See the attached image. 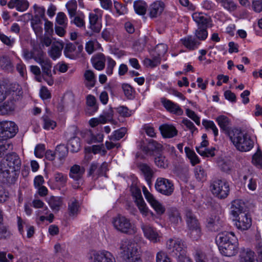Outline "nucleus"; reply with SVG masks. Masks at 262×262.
Segmentation results:
<instances>
[{"mask_svg": "<svg viewBox=\"0 0 262 262\" xmlns=\"http://www.w3.org/2000/svg\"><path fill=\"white\" fill-rule=\"evenodd\" d=\"M229 138L236 149L240 151H249L254 146V141L250 136L239 129L231 133Z\"/></svg>", "mask_w": 262, "mask_h": 262, "instance_id": "obj_4", "label": "nucleus"}, {"mask_svg": "<svg viewBox=\"0 0 262 262\" xmlns=\"http://www.w3.org/2000/svg\"><path fill=\"white\" fill-rule=\"evenodd\" d=\"M102 14L103 11L98 8L95 9L93 12L89 14L90 28L95 32L98 33L101 30V26L98 24V20L101 19Z\"/></svg>", "mask_w": 262, "mask_h": 262, "instance_id": "obj_12", "label": "nucleus"}, {"mask_svg": "<svg viewBox=\"0 0 262 262\" xmlns=\"http://www.w3.org/2000/svg\"><path fill=\"white\" fill-rule=\"evenodd\" d=\"M185 152L187 157L190 160L192 165L194 166L200 162V160L198 156L194 151L191 150L189 147H185Z\"/></svg>", "mask_w": 262, "mask_h": 262, "instance_id": "obj_39", "label": "nucleus"}, {"mask_svg": "<svg viewBox=\"0 0 262 262\" xmlns=\"http://www.w3.org/2000/svg\"><path fill=\"white\" fill-rule=\"evenodd\" d=\"M155 162L157 166L164 168L167 167L168 164L167 160L162 155H160L155 158Z\"/></svg>", "mask_w": 262, "mask_h": 262, "instance_id": "obj_55", "label": "nucleus"}, {"mask_svg": "<svg viewBox=\"0 0 262 262\" xmlns=\"http://www.w3.org/2000/svg\"><path fill=\"white\" fill-rule=\"evenodd\" d=\"M68 148L72 152H76L80 149V139L75 137L70 139L68 142Z\"/></svg>", "mask_w": 262, "mask_h": 262, "instance_id": "obj_40", "label": "nucleus"}, {"mask_svg": "<svg viewBox=\"0 0 262 262\" xmlns=\"http://www.w3.org/2000/svg\"><path fill=\"white\" fill-rule=\"evenodd\" d=\"M67 9L68 11L69 15L79 12L77 11V4L76 0H71L67 4Z\"/></svg>", "mask_w": 262, "mask_h": 262, "instance_id": "obj_53", "label": "nucleus"}, {"mask_svg": "<svg viewBox=\"0 0 262 262\" xmlns=\"http://www.w3.org/2000/svg\"><path fill=\"white\" fill-rule=\"evenodd\" d=\"M215 121L221 129L229 137H230L231 133L237 129L236 128H231L230 127L231 125L230 120L226 116L220 115L215 119Z\"/></svg>", "mask_w": 262, "mask_h": 262, "instance_id": "obj_14", "label": "nucleus"}, {"mask_svg": "<svg viewBox=\"0 0 262 262\" xmlns=\"http://www.w3.org/2000/svg\"><path fill=\"white\" fill-rule=\"evenodd\" d=\"M10 9L15 8L18 11H24L29 7V3L26 0H10L8 3Z\"/></svg>", "mask_w": 262, "mask_h": 262, "instance_id": "obj_24", "label": "nucleus"}, {"mask_svg": "<svg viewBox=\"0 0 262 262\" xmlns=\"http://www.w3.org/2000/svg\"><path fill=\"white\" fill-rule=\"evenodd\" d=\"M106 58L102 53H98L91 58L93 67L98 71H102L105 68Z\"/></svg>", "mask_w": 262, "mask_h": 262, "instance_id": "obj_19", "label": "nucleus"}, {"mask_svg": "<svg viewBox=\"0 0 262 262\" xmlns=\"http://www.w3.org/2000/svg\"><path fill=\"white\" fill-rule=\"evenodd\" d=\"M192 17L198 27H207L210 20V18L204 15L202 12H194L192 14Z\"/></svg>", "mask_w": 262, "mask_h": 262, "instance_id": "obj_25", "label": "nucleus"}, {"mask_svg": "<svg viewBox=\"0 0 262 262\" xmlns=\"http://www.w3.org/2000/svg\"><path fill=\"white\" fill-rule=\"evenodd\" d=\"M126 133L125 128H121L113 132V134L109 136V139L111 141H118L122 138Z\"/></svg>", "mask_w": 262, "mask_h": 262, "instance_id": "obj_48", "label": "nucleus"}, {"mask_svg": "<svg viewBox=\"0 0 262 262\" xmlns=\"http://www.w3.org/2000/svg\"><path fill=\"white\" fill-rule=\"evenodd\" d=\"M160 62L161 59H160V57H157L156 55L152 58V59L146 58L143 61L144 65L146 67H149L151 68L157 66L160 63Z\"/></svg>", "mask_w": 262, "mask_h": 262, "instance_id": "obj_50", "label": "nucleus"}, {"mask_svg": "<svg viewBox=\"0 0 262 262\" xmlns=\"http://www.w3.org/2000/svg\"><path fill=\"white\" fill-rule=\"evenodd\" d=\"M13 88L14 90L0 105V115H1L12 114L16 109L18 103L22 97L23 92L21 86L18 84H15Z\"/></svg>", "mask_w": 262, "mask_h": 262, "instance_id": "obj_5", "label": "nucleus"}, {"mask_svg": "<svg viewBox=\"0 0 262 262\" xmlns=\"http://www.w3.org/2000/svg\"><path fill=\"white\" fill-rule=\"evenodd\" d=\"M186 222L188 227L190 229H199L200 228V223L190 210H187L186 212Z\"/></svg>", "mask_w": 262, "mask_h": 262, "instance_id": "obj_28", "label": "nucleus"}, {"mask_svg": "<svg viewBox=\"0 0 262 262\" xmlns=\"http://www.w3.org/2000/svg\"><path fill=\"white\" fill-rule=\"evenodd\" d=\"M210 188L212 193L221 199L227 198L230 191L229 184L225 180H214Z\"/></svg>", "mask_w": 262, "mask_h": 262, "instance_id": "obj_7", "label": "nucleus"}, {"mask_svg": "<svg viewBox=\"0 0 262 262\" xmlns=\"http://www.w3.org/2000/svg\"><path fill=\"white\" fill-rule=\"evenodd\" d=\"M142 190L145 199L155 209L157 214L159 215L163 214L165 211V207L155 199L154 196L145 186L143 187Z\"/></svg>", "mask_w": 262, "mask_h": 262, "instance_id": "obj_11", "label": "nucleus"}, {"mask_svg": "<svg viewBox=\"0 0 262 262\" xmlns=\"http://www.w3.org/2000/svg\"><path fill=\"white\" fill-rule=\"evenodd\" d=\"M85 85L89 89L93 88L96 83V79L94 73L90 70H87L84 73Z\"/></svg>", "mask_w": 262, "mask_h": 262, "instance_id": "obj_32", "label": "nucleus"}, {"mask_svg": "<svg viewBox=\"0 0 262 262\" xmlns=\"http://www.w3.org/2000/svg\"><path fill=\"white\" fill-rule=\"evenodd\" d=\"M86 149L89 152H92L94 154L101 153L102 155H104L106 152V151L104 149L103 144L94 145L92 147L86 148Z\"/></svg>", "mask_w": 262, "mask_h": 262, "instance_id": "obj_51", "label": "nucleus"}, {"mask_svg": "<svg viewBox=\"0 0 262 262\" xmlns=\"http://www.w3.org/2000/svg\"><path fill=\"white\" fill-rule=\"evenodd\" d=\"M119 249L120 254L126 262H142L140 248L138 243L128 240L121 241Z\"/></svg>", "mask_w": 262, "mask_h": 262, "instance_id": "obj_3", "label": "nucleus"}, {"mask_svg": "<svg viewBox=\"0 0 262 262\" xmlns=\"http://www.w3.org/2000/svg\"><path fill=\"white\" fill-rule=\"evenodd\" d=\"M167 46L164 43H160L157 45L155 49V53L157 54V57H159L161 59V57L164 56L167 51Z\"/></svg>", "mask_w": 262, "mask_h": 262, "instance_id": "obj_52", "label": "nucleus"}, {"mask_svg": "<svg viewBox=\"0 0 262 262\" xmlns=\"http://www.w3.org/2000/svg\"><path fill=\"white\" fill-rule=\"evenodd\" d=\"M237 240L235 233L227 230L220 233L216 237L220 252L226 256H234L237 253Z\"/></svg>", "mask_w": 262, "mask_h": 262, "instance_id": "obj_2", "label": "nucleus"}, {"mask_svg": "<svg viewBox=\"0 0 262 262\" xmlns=\"http://www.w3.org/2000/svg\"><path fill=\"white\" fill-rule=\"evenodd\" d=\"M207 27H198L195 30V36L199 40H204L208 36Z\"/></svg>", "mask_w": 262, "mask_h": 262, "instance_id": "obj_49", "label": "nucleus"}, {"mask_svg": "<svg viewBox=\"0 0 262 262\" xmlns=\"http://www.w3.org/2000/svg\"><path fill=\"white\" fill-rule=\"evenodd\" d=\"M245 204L241 200H235L231 203L230 213L235 218H237L244 210Z\"/></svg>", "mask_w": 262, "mask_h": 262, "instance_id": "obj_20", "label": "nucleus"}, {"mask_svg": "<svg viewBox=\"0 0 262 262\" xmlns=\"http://www.w3.org/2000/svg\"><path fill=\"white\" fill-rule=\"evenodd\" d=\"M145 236L150 242L156 243L160 242L161 238V235L156 230H144Z\"/></svg>", "mask_w": 262, "mask_h": 262, "instance_id": "obj_37", "label": "nucleus"}, {"mask_svg": "<svg viewBox=\"0 0 262 262\" xmlns=\"http://www.w3.org/2000/svg\"><path fill=\"white\" fill-rule=\"evenodd\" d=\"M196 150L200 155L207 157H213L215 155V148L213 147L204 149H201V148H196Z\"/></svg>", "mask_w": 262, "mask_h": 262, "instance_id": "obj_54", "label": "nucleus"}, {"mask_svg": "<svg viewBox=\"0 0 262 262\" xmlns=\"http://www.w3.org/2000/svg\"><path fill=\"white\" fill-rule=\"evenodd\" d=\"M166 248L169 253L178 260L186 257V247L181 240L169 239L166 243Z\"/></svg>", "mask_w": 262, "mask_h": 262, "instance_id": "obj_6", "label": "nucleus"}, {"mask_svg": "<svg viewBox=\"0 0 262 262\" xmlns=\"http://www.w3.org/2000/svg\"><path fill=\"white\" fill-rule=\"evenodd\" d=\"M186 114L187 116L191 119L197 125H200V117L195 113V112L189 108L186 109Z\"/></svg>", "mask_w": 262, "mask_h": 262, "instance_id": "obj_61", "label": "nucleus"}, {"mask_svg": "<svg viewBox=\"0 0 262 262\" xmlns=\"http://www.w3.org/2000/svg\"><path fill=\"white\" fill-rule=\"evenodd\" d=\"M116 65V61L110 57L107 58V67L106 69V73L108 75H111L113 73V70Z\"/></svg>", "mask_w": 262, "mask_h": 262, "instance_id": "obj_57", "label": "nucleus"}, {"mask_svg": "<svg viewBox=\"0 0 262 262\" xmlns=\"http://www.w3.org/2000/svg\"><path fill=\"white\" fill-rule=\"evenodd\" d=\"M164 4L161 1H156L152 3L148 9L149 16L151 18L157 17L163 12Z\"/></svg>", "mask_w": 262, "mask_h": 262, "instance_id": "obj_18", "label": "nucleus"}, {"mask_svg": "<svg viewBox=\"0 0 262 262\" xmlns=\"http://www.w3.org/2000/svg\"><path fill=\"white\" fill-rule=\"evenodd\" d=\"M113 111L110 110L108 112L100 115L98 118L100 124H105L113 118Z\"/></svg>", "mask_w": 262, "mask_h": 262, "instance_id": "obj_56", "label": "nucleus"}, {"mask_svg": "<svg viewBox=\"0 0 262 262\" xmlns=\"http://www.w3.org/2000/svg\"><path fill=\"white\" fill-rule=\"evenodd\" d=\"M112 224L116 229H133L134 228L129 220L121 214L113 218Z\"/></svg>", "mask_w": 262, "mask_h": 262, "instance_id": "obj_13", "label": "nucleus"}, {"mask_svg": "<svg viewBox=\"0 0 262 262\" xmlns=\"http://www.w3.org/2000/svg\"><path fill=\"white\" fill-rule=\"evenodd\" d=\"M17 125L13 121H4L0 122V138L2 140L14 137L18 132Z\"/></svg>", "mask_w": 262, "mask_h": 262, "instance_id": "obj_8", "label": "nucleus"}, {"mask_svg": "<svg viewBox=\"0 0 262 262\" xmlns=\"http://www.w3.org/2000/svg\"><path fill=\"white\" fill-rule=\"evenodd\" d=\"M78 44V42L75 41L74 43H72L67 40V57L71 59H75L76 55L74 54H70V53H73L76 50V46Z\"/></svg>", "mask_w": 262, "mask_h": 262, "instance_id": "obj_47", "label": "nucleus"}, {"mask_svg": "<svg viewBox=\"0 0 262 262\" xmlns=\"http://www.w3.org/2000/svg\"><path fill=\"white\" fill-rule=\"evenodd\" d=\"M70 23L79 28L85 26V16L82 12H79L69 16Z\"/></svg>", "mask_w": 262, "mask_h": 262, "instance_id": "obj_27", "label": "nucleus"}, {"mask_svg": "<svg viewBox=\"0 0 262 262\" xmlns=\"http://www.w3.org/2000/svg\"><path fill=\"white\" fill-rule=\"evenodd\" d=\"M12 149L13 145L10 141L2 139L0 141V158Z\"/></svg>", "mask_w": 262, "mask_h": 262, "instance_id": "obj_38", "label": "nucleus"}, {"mask_svg": "<svg viewBox=\"0 0 262 262\" xmlns=\"http://www.w3.org/2000/svg\"><path fill=\"white\" fill-rule=\"evenodd\" d=\"M252 162L255 166L262 167V155L260 153L255 154L252 158Z\"/></svg>", "mask_w": 262, "mask_h": 262, "instance_id": "obj_63", "label": "nucleus"}, {"mask_svg": "<svg viewBox=\"0 0 262 262\" xmlns=\"http://www.w3.org/2000/svg\"><path fill=\"white\" fill-rule=\"evenodd\" d=\"M181 41L182 43L189 50H195L200 44V42L192 36H186L181 39Z\"/></svg>", "mask_w": 262, "mask_h": 262, "instance_id": "obj_26", "label": "nucleus"}, {"mask_svg": "<svg viewBox=\"0 0 262 262\" xmlns=\"http://www.w3.org/2000/svg\"><path fill=\"white\" fill-rule=\"evenodd\" d=\"M86 104L88 106L87 113L89 115H92L97 111L98 106L96 103V98L94 96L89 95L86 97Z\"/></svg>", "mask_w": 262, "mask_h": 262, "instance_id": "obj_31", "label": "nucleus"}, {"mask_svg": "<svg viewBox=\"0 0 262 262\" xmlns=\"http://www.w3.org/2000/svg\"><path fill=\"white\" fill-rule=\"evenodd\" d=\"M136 204L140 212L143 215L147 216L150 213L148 207L141 196L140 192L138 193L137 196Z\"/></svg>", "mask_w": 262, "mask_h": 262, "instance_id": "obj_34", "label": "nucleus"}, {"mask_svg": "<svg viewBox=\"0 0 262 262\" xmlns=\"http://www.w3.org/2000/svg\"><path fill=\"white\" fill-rule=\"evenodd\" d=\"M161 102L164 107L168 112L178 115H181L183 114V110L177 103H174L165 98H161Z\"/></svg>", "mask_w": 262, "mask_h": 262, "instance_id": "obj_15", "label": "nucleus"}, {"mask_svg": "<svg viewBox=\"0 0 262 262\" xmlns=\"http://www.w3.org/2000/svg\"><path fill=\"white\" fill-rule=\"evenodd\" d=\"M84 171V168L83 167L74 165L70 169L69 176L75 181H78L81 179Z\"/></svg>", "mask_w": 262, "mask_h": 262, "instance_id": "obj_29", "label": "nucleus"}, {"mask_svg": "<svg viewBox=\"0 0 262 262\" xmlns=\"http://www.w3.org/2000/svg\"><path fill=\"white\" fill-rule=\"evenodd\" d=\"M43 119L44 122L43 128L45 129H53L56 126V122L47 117H43Z\"/></svg>", "mask_w": 262, "mask_h": 262, "instance_id": "obj_62", "label": "nucleus"}, {"mask_svg": "<svg viewBox=\"0 0 262 262\" xmlns=\"http://www.w3.org/2000/svg\"><path fill=\"white\" fill-rule=\"evenodd\" d=\"M169 217L170 221L174 224H178L181 220L180 213L176 208H171L169 209Z\"/></svg>", "mask_w": 262, "mask_h": 262, "instance_id": "obj_45", "label": "nucleus"}, {"mask_svg": "<svg viewBox=\"0 0 262 262\" xmlns=\"http://www.w3.org/2000/svg\"><path fill=\"white\" fill-rule=\"evenodd\" d=\"M21 166V160L16 154L7 155L0 162V178L13 182L19 174Z\"/></svg>", "mask_w": 262, "mask_h": 262, "instance_id": "obj_1", "label": "nucleus"}, {"mask_svg": "<svg viewBox=\"0 0 262 262\" xmlns=\"http://www.w3.org/2000/svg\"><path fill=\"white\" fill-rule=\"evenodd\" d=\"M31 25L37 36H41L42 35V24L39 19L34 18L31 19Z\"/></svg>", "mask_w": 262, "mask_h": 262, "instance_id": "obj_41", "label": "nucleus"}, {"mask_svg": "<svg viewBox=\"0 0 262 262\" xmlns=\"http://www.w3.org/2000/svg\"><path fill=\"white\" fill-rule=\"evenodd\" d=\"M139 168L147 183L150 184L154 175V171L152 169L146 164H140Z\"/></svg>", "mask_w": 262, "mask_h": 262, "instance_id": "obj_35", "label": "nucleus"}, {"mask_svg": "<svg viewBox=\"0 0 262 262\" xmlns=\"http://www.w3.org/2000/svg\"><path fill=\"white\" fill-rule=\"evenodd\" d=\"M0 67L6 70L11 69L12 64L10 59L7 57H2L0 58Z\"/></svg>", "mask_w": 262, "mask_h": 262, "instance_id": "obj_58", "label": "nucleus"}, {"mask_svg": "<svg viewBox=\"0 0 262 262\" xmlns=\"http://www.w3.org/2000/svg\"><path fill=\"white\" fill-rule=\"evenodd\" d=\"M34 60L41 66L44 73L47 76L51 75L52 64L51 61L48 58L45 57L43 54H41L38 57H35Z\"/></svg>", "mask_w": 262, "mask_h": 262, "instance_id": "obj_17", "label": "nucleus"}, {"mask_svg": "<svg viewBox=\"0 0 262 262\" xmlns=\"http://www.w3.org/2000/svg\"><path fill=\"white\" fill-rule=\"evenodd\" d=\"M134 7L136 12L139 15H144L146 12L147 4L142 1H138L134 2Z\"/></svg>", "mask_w": 262, "mask_h": 262, "instance_id": "obj_42", "label": "nucleus"}, {"mask_svg": "<svg viewBox=\"0 0 262 262\" xmlns=\"http://www.w3.org/2000/svg\"><path fill=\"white\" fill-rule=\"evenodd\" d=\"M88 256L90 260L93 258V262H116L113 254L105 250L91 251L88 254Z\"/></svg>", "mask_w": 262, "mask_h": 262, "instance_id": "obj_10", "label": "nucleus"}, {"mask_svg": "<svg viewBox=\"0 0 262 262\" xmlns=\"http://www.w3.org/2000/svg\"><path fill=\"white\" fill-rule=\"evenodd\" d=\"M46 147L44 144H40L36 146L34 149L35 156L38 158L43 157L45 154Z\"/></svg>", "mask_w": 262, "mask_h": 262, "instance_id": "obj_59", "label": "nucleus"}, {"mask_svg": "<svg viewBox=\"0 0 262 262\" xmlns=\"http://www.w3.org/2000/svg\"><path fill=\"white\" fill-rule=\"evenodd\" d=\"M202 125L207 130H211L215 137L219 135V130L213 121L206 119H203Z\"/></svg>", "mask_w": 262, "mask_h": 262, "instance_id": "obj_43", "label": "nucleus"}, {"mask_svg": "<svg viewBox=\"0 0 262 262\" xmlns=\"http://www.w3.org/2000/svg\"><path fill=\"white\" fill-rule=\"evenodd\" d=\"M50 211L47 206L43 207L41 209L36 211V215L38 219L40 222L45 221L49 223H52L53 221L54 216L53 213H49Z\"/></svg>", "mask_w": 262, "mask_h": 262, "instance_id": "obj_22", "label": "nucleus"}, {"mask_svg": "<svg viewBox=\"0 0 262 262\" xmlns=\"http://www.w3.org/2000/svg\"><path fill=\"white\" fill-rule=\"evenodd\" d=\"M15 83L11 84L7 87L3 85H0V104L7 98L8 95L13 91V86Z\"/></svg>", "mask_w": 262, "mask_h": 262, "instance_id": "obj_36", "label": "nucleus"}, {"mask_svg": "<svg viewBox=\"0 0 262 262\" xmlns=\"http://www.w3.org/2000/svg\"><path fill=\"white\" fill-rule=\"evenodd\" d=\"M79 212V204L75 199L71 200L69 203L68 214L69 219H73Z\"/></svg>", "mask_w": 262, "mask_h": 262, "instance_id": "obj_30", "label": "nucleus"}, {"mask_svg": "<svg viewBox=\"0 0 262 262\" xmlns=\"http://www.w3.org/2000/svg\"><path fill=\"white\" fill-rule=\"evenodd\" d=\"M225 10L229 12L235 11L237 8V4L233 0H215Z\"/></svg>", "mask_w": 262, "mask_h": 262, "instance_id": "obj_33", "label": "nucleus"}, {"mask_svg": "<svg viewBox=\"0 0 262 262\" xmlns=\"http://www.w3.org/2000/svg\"><path fill=\"white\" fill-rule=\"evenodd\" d=\"M194 172L195 177L198 181L203 182L206 180V172L201 166H196Z\"/></svg>", "mask_w": 262, "mask_h": 262, "instance_id": "obj_46", "label": "nucleus"}, {"mask_svg": "<svg viewBox=\"0 0 262 262\" xmlns=\"http://www.w3.org/2000/svg\"><path fill=\"white\" fill-rule=\"evenodd\" d=\"M252 7L255 12H261L262 11V0H253Z\"/></svg>", "mask_w": 262, "mask_h": 262, "instance_id": "obj_64", "label": "nucleus"}, {"mask_svg": "<svg viewBox=\"0 0 262 262\" xmlns=\"http://www.w3.org/2000/svg\"><path fill=\"white\" fill-rule=\"evenodd\" d=\"M161 133L164 138H171L178 135V131L176 128L169 124H163L160 126Z\"/></svg>", "mask_w": 262, "mask_h": 262, "instance_id": "obj_21", "label": "nucleus"}, {"mask_svg": "<svg viewBox=\"0 0 262 262\" xmlns=\"http://www.w3.org/2000/svg\"><path fill=\"white\" fill-rule=\"evenodd\" d=\"M240 262H255V253L249 248H243L239 252Z\"/></svg>", "mask_w": 262, "mask_h": 262, "instance_id": "obj_23", "label": "nucleus"}, {"mask_svg": "<svg viewBox=\"0 0 262 262\" xmlns=\"http://www.w3.org/2000/svg\"><path fill=\"white\" fill-rule=\"evenodd\" d=\"M155 187L158 192L166 196L171 195L174 191V185L172 182L164 178H158Z\"/></svg>", "mask_w": 262, "mask_h": 262, "instance_id": "obj_9", "label": "nucleus"}, {"mask_svg": "<svg viewBox=\"0 0 262 262\" xmlns=\"http://www.w3.org/2000/svg\"><path fill=\"white\" fill-rule=\"evenodd\" d=\"M235 225L238 229H248L252 224V220L250 215L245 214L239 217L238 220H234Z\"/></svg>", "mask_w": 262, "mask_h": 262, "instance_id": "obj_16", "label": "nucleus"}, {"mask_svg": "<svg viewBox=\"0 0 262 262\" xmlns=\"http://www.w3.org/2000/svg\"><path fill=\"white\" fill-rule=\"evenodd\" d=\"M47 201L50 207L55 210H59L61 202L59 198L51 196L47 199Z\"/></svg>", "mask_w": 262, "mask_h": 262, "instance_id": "obj_44", "label": "nucleus"}, {"mask_svg": "<svg viewBox=\"0 0 262 262\" xmlns=\"http://www.w3.org/2000/svg\"><path fill=\"white\" fill-rule=\"evenodd\" d=\"M182 123L189 129L192 134L198 133V128L194 126V124L188 119H184L182 120Z\"/></svg>", "mask_w": 262, "mask_h": 262, "instance_id": "obj_60", "label": "nucleus"}]
</instances>
